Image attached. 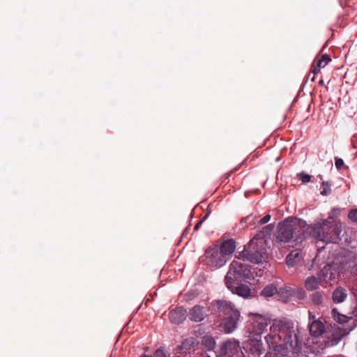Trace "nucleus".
Listing matches in <instances>:
<instances>
[{
	"mask_svg": "<svg viewBox=\"0 0 357 357\" xmlns=\"http://www.w3.org/2000/svg\"><path fill=\"white\" fill-rule=\"evenodd\" d=\"M250 218V216H247L245 218H244V219L242 220V222H243V221H244L245 220H248V219H249Z\"/></svg>",
	"mask_w": 357,
	"mask_h": 357,
	"instance_id": "40",
	"label": "nucleus"
},
{
	"mask_svg": "<svg viewBox=\"0 0 357 357\" xmlns=\"http://www.w3.org/2000/svg\"><path fill=\"white\" fill-rule=\"evenodd\" d=\"M305 288L309 291H313L318 288L319 282L314 276L308 277L305 282Z\"/></svg>",
	"mask_w": 357,
	"mask_h": 357,
	"instance_id": "23",
	"label": "nucleus"
},
{
	"mask_svg": "<svg viewBox=\"0 0 357 357\" xmlns=\"http://www.w3.org/2000/svg\"><path fill=\"white\" fill-rule=\"evenodd\" d=\"M312 301L315 305H321L323 302V296L320 292H314L312 294Z\"/></svg>",
	"mask_w": 357,
	"mask_h": 357,
	"instance_id": "26",
	"label": "nucleus"
},
{
	"mask_svg": "<svg viewBox=\"0 0 357 357\" xmlns=\"http://www.w3.org/2000/svg\"><path fill=\"white\" fill-rule=\"evenodd\" d=\"M331 266H324L319 273V279L323 280L325 282H330L335 278V276L331 273Z\"/></svg>",
	"mask_w": 357,
	"mask_h": 357,
	"instance_id": "19",
	"label": "nucleus"
},
{
	"mask_svg": "<svg viewBox=\"0 0 357 357\" xmlns=\"http://www.w3.org/2000/svg\"><path fill=\"white\" fill-rule=\"evenodd\" d=\"M304 297H305V291L303 290H301L298 298L301 299V298H303Z\"/></svg>",
	"mask_w": 357,
	"mask_h": 357,
	"instance_id": "36",
	"label": "nucleus"
},
{
	"mask_svg": "<svg viewBox=\"0 0 357 357\" xmlns=\"http://www.w3.org/2000/svg\"><path fill=\"white\" fill-rule=\"evenodd\" d=\"M301 251L294 250L287 256L286 263L288 266H294L301 259Z\"/></svg>",
	"mask_w": 357,
	"mask_h": 357,
	"instance_id": "15",
	"label": "nucleus"
},
{
	"mask_svg": "<svg viewBox=\"0 0 357 357\" xmlns=\"http://www.w3.org/2000/svg\"><path fill=\"white\" fill-rule=\"evenodd\" d=\"M331 316L333 318V319L339 324L347 323L353 320L351 317H349L344 314L340 313L335 308L332 310Z\"/></svg>",
	"mask_w": 357,
	"mask_h": 357,
	"instance_id": "20",
	"label": "nucleus"
},
{
	"mask_svg": "<svg viewBox=\"0 0 357 357\" xmlns=\"http://www.w3.org/2000/svg\"><path fill=\"white\" fill-rule=\"evenodd\" d=\"M264 240L254 238L243 252V257L252 263L259 264L266 258V252L263 247Z\"/></svg>",
	"mask_w": 357,
	"mask_h": 357,
	"instance_id": "6",
	"label": "nucleus"
},
{
	"mask_svg": "<svg viewBox=\"0 0 357 357\" xmlns=\"http://www.w3.org/2000/svg\"><path fill=\"white\" fill-rule=\"evenodd\" d=\"M319 177L320 178V179H322V176L321 175H319Z\"/></svg>",
	"mask_w": 357,
	"mask_h": 357,
	"instance_id": "41",
	"label": "nucleus"
},
{
	"mask_svg": "<svg viewBox=\"0 0 357 357\" xmlns=\"http://www.w3.org/2000/svg\"><path fill=\"white\" fill-rule=\"evenodd\" d=\"M296 340L293 324L286 320H275L269 327L265 340L269 349L268 357H287Z\"/></svg>",
	"mask_w": 357,
	"mask_h": 357,
	"instance_id": "1",
	"label": "nucleus"
},
{
	"mask_svg": "<svg viewBox=\"0 0 357 357\" xmlns=\"http://www.w3.org/2000/svg\"><path fill=\"white\" fill-rule=\"evenodd\" d=\"M242 354L240 342L230 338L222 344L218 357H241Z\"/></svg>",
	"mask_w": 357,
	"mask_h": 357,
	"instance_id": "9",
	"label": "nucleus"
},
{
	"mask_svg": "<svg viewBox=\"0 0 357 357\" xmlns=\"http://www.w3.org/2000/svg\"><path fill=\"white\" fill-rule=\"evenodd\" d=\"M243 347L248 355L254 357H260L264 352L261 337L250 335V337L243 343Z\"/></svg>",
	"mask_w": 357,
	"mask_h": 357,
	"instance_id": "10",
	"label": "nucleus"
},
{
	"mask_svg": "<svg viewBox=\"0 0 357 357\" xmlns=\"http://www.w3.org/2000/svg\"><path fill=\"white\" fill-rule=\"evenodd\" d=\"M347 296L345 289L337 287L333 293V301L335 303H340L344 301Z\"/></svg>",
	"mask_w": 357,
	"mask_h": 357,
	"instance_id": "17",
	"label": "nucleus"
},
{
	"mask_svg": "<svg viewBox=\"0 0 357 357\" xmlns=\"http://www.w3.org/2000/svg\"><path fill=\"white\" fill-rule=\"evenodd\" d=\"M233 294H236L239 296H241L244 298H248L251 296V289L250 288L245 284H241L238 287L234 286V291H231Z\"/></svg>",
	"mask_w": 357,
	"mask_h": 357,
	"instance_id": "16",
	"label": "nucleus"
},
{
	"mask_svg": "<svg viewBox=\"0 0 357 357\" xmlns=\"http://www.w3.org/2000/svg\"><path fill=\"white\" fill-rule=\"evenodd\" d=\"M331 184L328 181H323L321 183L322 190L321 191V194L324 196L329 195L331 192Z\"/></svg>",
	"mask_w": 357,
	"mask_h": 357,
	"instance_id": "25",
	"label": "nucleus"
},
{
	"mask_svg": "<svg viewBox=\"0 0 357 357\" xmlns=\"http://www.w3.org/2000/svg\"><path fill=\"white\" fill-rule=\"evenodd\" d=\"M271 219V215H266L265 216H264L261 220H260V224L261 225H264V224H266Z\"/></svg>",
	"mask_w": 357,
	"mask_h": 357,
	"instance_id": "34",
	"label": "nucleus"
},
{
	"mask_svg": "<svg viewBox=\"0 0 357 357\" xmlns=\"http://www.w3.org/2000/svg\"><path fill=\"white\" fill-rule=\"evenodd\" d=\"M321 68V67H319L317 64H316V65L313 66L312 72L314 74H317L318 73L320 72Z\"/></svg>",
	"mask_w": 357,
	"mask_h": 357,
	"instance_id": "35",
	"label": "nucleus"
},
{
	"mask_svg": "<svg viewBox=\"0 0 357 357\" xmlns=\"http://www.w3.org/2000/svg\"><path fill=\"white\" fill-rule=\"evenodd\" d=\"M244 258L234 259L229 266V269L225 276V282L227 287L234 291V280L242 281L250 278V270L244 263Z\"/></svg>",
	"mask_w": 357,
	"mask_h": 357,
	"instance_id": "5",
	"label": "nucleus"
},
{
	"mask_svg": "<svg viewBox=\"0 0 357 357\" xmlns=\"http://www.w3.org/2000/svg\"><path fill=\"white\" fill-rule=\"evenodd\" d=\"M278 292L277 287L273 284L266 286L261 292V295L264 297H271Z\"/></svg>",
	"mask_w": 357,
	"mask_h": 357,
	"instance_id": "24",
	"label": "nucleus"
},
{
	"mask_svg": "<svg viewBox=\"0 0 357 357\" xmlns=\"http://www.w3.org/2000/svg\"><path fill=\"white\" fill-rule=\"evenodd\" d=\"M309 318H310V319L314 318V316L312 314V313L311 312H309Z\"/></svg>",
	"mask_w": 357,
	"mask_h": 357,
	"instance_id": "39",
	"label": "nucleus"
},
{
	"mask_svg": "<svg viewBox=\"0 0 357 357\" xmlns=\"http://www.w3.org/2000/svg\"><path fill=\"white\" fill-rule=\"evenodd\" d=\"M331 58L327 54H324L318 60L317 64L321 67H325L329 61H331Z\"/></svg>",
	"mask_w": 357,
	"mask_h": 357,
	"instance_id": "27",
	"label": "nucleus"
},
{
	"mask_svg": "<svg viewBox=\"0 0 357 357\" xmlns=\"http://www.w3.org/2000/svg\"><path fill=\"white\" fill-rule=\"evenodd\" d=\"M194 344H195V341L192 338L184 340L182 342V344H181V346L179 347V351L176 352V356H177V355H181V354L182 355L181 356L182 357L185 354H191L190 353H185V352H183V351L185 350V349H190L192 347L194 346Z\"/></svg>",
	"mask_w": 357,
	"mask_h": 357,
	"instance_id": "21",
	"label": "nucleus"
},
{
	"mask_svg": "<svg viewBox=\"0 0 357 357\" xmlns=\"http://www.w3.org/2000/svg\"><path fill=\"white\" fill-rule=\"evenodd\" d=\"M324 331V324L319 320H314L310 325V332L314 337L321 335Z\"/></svg>",
	"mask_w": 357,
	"mask_h": 357,
	"instance_id": "14",
	"label": "nucleus"
},
{
	"mask_svg": "<svg viewBox=\"0 0 357 357\" xmlns=\"http://www.w3.org/2000/svg\"><path fill=\"white\" fill-rule=\"evenodd\" d=\"M187 311L183 307H176L169 312V317L172 323L181 324L186 318Z\"/></svg>",
	"mask_w": 357,
	"mask_h": 357,
	"instance_id": "11",
	"label": "nucleus"
},
{
	"mask_svg": "<svg viewBox=\"0 0 357 357\" xmlns=\"http://www.w3.org/2000/svg\"><path fill=\"white\" fill-rule=\"evenodd\" d=\"M248 331L252 336L261 337L265 329L268 325L273 322L268 317L258 314L250 312L248 314ZM275 319H274L275 321Z\"/></svg>",
	"mask_w": 357,
	"mask_h": 357,
	"instance_id": "7",
	"label": "nucleus"
},
{
	"mask_svg": "<svg viewBox=\"0 0 357 357\" xmlns=\"http://www.w3.org/2000/svg\"><path fill=\"white\" fill-rule=\"evenodd\" d=\"M280 294H284L286 298L289 297L291 295V290L289 287H285L284 289H280Z\"/></svg>",
	"mask_w": 357,
	"mask_h": 357,
	"instance_id": "31",
	"label": "nucleus"
},
{
	"mask_svg": "<svg viewBox=\"0 0 357 357\" xmlns=\"http://www.w3.org/2000/svg\"><path fill=\"white\" fill-rule=\"evenodd\" d=\"M299 176L303 183H307L310 181V176L309 174L301 173Z\"/></svg>",
	"mask_w": 357,
	"mask_h": 357,
	"instance_id": "33",
	"label": "nucleus"
},
{
	"mask_svg": "<svg viewBox=\"0 0 357 357\" xmlns=\"http://www.w3.org/2000/svg\"><path fill=\"white\" fill-rule=\"evenodd\" d=\"M335 165L337 169H340L344 166V161L342 158H336L335 160Z\"/></svg>",
	"mask_w": 357,
	"mask_h": 357,
	"instance_id": "32",
	"label": "nucleus"
},
{
	"mask_svg": "<svg viewBox=\"0 0 357 357\" xmlns=\"http://www.w3.org/2000/svg\"><path fill=\"white\" fill-rule=\"evenodd\" d=\"M206 264L208 267L216 269L223 266L228 261L220 251L218 247H213L206 250L205 252Z\"/></svg>",
	"mask_w": 357,
	"mask_h": 357,
	"instance_id": "8",
	"label": "nucleus"
},
{
	"mask_svg": "<svg viewBox=\"0 0 357 357\" xmlns=\"http://www.w3.org/2000/svg\"><path fill=\"white\" fill-rule=\"evenodd\" d=\"M348 218L352 222H357V208L351 210L348 213Z\"/></svg>",
	"mask_w": 357,
	"mask_h": 357,
	"instance_id": "28",
	"label": "nucleus"
},
{
	"mask_svg": "<svg viewBox=\"0 0 357 357\" xmlns=\"http://www.w3.org/2000/svg\"><path fill=\"white\" fill-rule=\"evenodd\" d=\"M357 273V268H353L351 271V275H356Z\"/></svg>",
	"mask_w": 357,
	"mask_h": 357,
	"instance_id": "37",
	"label": "nucleus"
},
{
	"mask_svg": "<svg viewBox=\"0 0 357 357\" xmlns=\"http://www.w3.org/2000/svg\"><path fill=\"white\" fill-rule=\"evenodd\" d=\"M154 357H170V355L162 349H158Z\"/></svg>",
	"mask_w": 357,
	"mask_h": 357,
	"instance_id": "30",
	"label": "nucleus"
},
{
	"mask_svg": "<svg viewBox=\"0 0 357 357\" xmlns=\"http://www.w3.org/2000/svg\"><path fill=\"white\" fill-rule=\"evenodd\" d=\"M206 315L205 308L199 305H197L189 310V319L195 322L203 321Z\"/></svg>",
	"mask_w": 357,
	"mask_h": 357,
	"instance_id": "12",
	"label": "nucleus"
},
{
	"mask_svg": "<svg viewBox=\"0 0 357 357\" xmlns=\"http://www.w3.org/2000/svg\"><path fill=\"white\" fill-rule=\"evenodd\" d=\"M202 344L208 350H213L215 347V341L211 335H206L203 337Z\"/></svg>",
	"mask_w": 357,
	"mask_h": 357,
	"instance_id": "22",
	"label": "nucleus"
},
{
	"mask_svg": "<svg viewBox=\"0 0 357 357\" xmlns=\"http://www.w3.org/2000/svg\"><path fill=\"white\" fill-rule=\"evenodd\" d=\"M220 312L226 316L221 324L222 328L226 333H231L237 328L240 319V312L231 303L225 301H215L213 302Z\"/></svg>",
	"mask_w": 357,
	"mask_h": 357,
	"instance_id": "4",
	"label": "nucleus"
},
{
	"mask_svg": "<svg viewBox=\"0 0 357 357\" xmlns=\"http://www.w3.org/2000/svg\"><path fill=\"white\" fill-rule=\"evenodd\" d=\"M309 229L310 227L305 220H287L280 225L277 240L281 243H286L295 237L296 241H301L305 238V233Z\"/></svg>",
	"mask_w": 357,
	"mask_h": 357,
	"instance_id": "3",
	"label": "nucleus"
},
{
	"mask_svg": "<svg viewBox=\"0 0 357 357\" xmlns=\"http://www.w3.org/2000/svg\"><path fill=\"white\" fill-rule=\"evenodd\" d=\"M236 248V244L234 240L229 239L225 241L220 248L219 251L228 259L230 258L231 254L234 252Z\"/></svg>",
	"mask_w": 357,
	"mask_h": 357,
	"instance_id": "13",
	"label": "nucleus"
},
{
	"mask_svg": "<svg viewBox=\"0 0 357 357\" xmlns=\"http://www.w3.org/2000/svg\"><path fill=\"white\" fill-rule=\"evenodd\" d=\"M328 219L316 222L311 227L310 234L317 240V246L324 248V244L330 243H336L339 239V236L342 231L341 225L337 224L333 225Z\"/></svg>",
	"mask_w": 357,
	"mask_h": 357,
	"instance_id": "2",
	"label": "nucleus"
},
{
	"mask_svg": "<svg viewBox=\"0 0 357 357\" xmlns=\"http://www.w3.org/2000/svg\"><path fill=\"white\" fill-rule=\"evenodd\" d=\"M351 329L352 328L347 330L346 328H344L343 327L337 328L333 334V340H332L331 344H337L340 342V339L342 337L347 335Z\"/></svg>",
	"mask_w": 357,
	"mask_h": 357,
	"instance_id": "18",
	"label": "nucleus"
},
{
	"mask_svg": "<svg viewBox=\"0 0 357 357\" xmlns=\"http://www.w3.org/2000/svg\"><path fill=\"white\" fill-rule=\"evenodd\" d=\"M182 355H177V356H175V357H182L181 356ZM183 357H211L210 356H208L206 353H197V354H195L193 355V356L188 354H185L184 355Z\"/></svg>",
	"mask_w": 357,
	"mask_h": 357,
	"instance_id": "29",
	"label": "nucleus"
},
{
	"mask_svg": "<svg viewBox=\"0 0 357 357\" xmlns=\"http://www.w3.org/2000/svg\"><path fill=\"white\" fill-rule=\"evenodd\" d=\"M202 223V221H199L195 227V229H197L199 227V225Z\"/></svg>",
	"mask_w": 357,
	"mask_h": 357,
	"instance_id": "38",
	"label": "nucleus"
}]
</instances>
